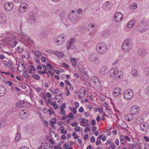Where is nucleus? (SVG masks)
Returning a JSON list of instances; mask_svg holds the SVG:
<instances>
[{"label":"nucleus","mask_w":149,"mask_h":149,"mask_svg":"<svg viewBox=\"0 0 149 149\" xmlns=\"http://www.w3.org/2000/svg\"><path fill=\"white\" fill-rule=\"evenodd\" d=\"M132 47V42L129 40V39H126L122 45L123 51L125 52L130 51Z\"/></svg>","instance_id":"nucleus-1"},{"label":"nucleus","mask_w":149,"mask_h":149,"mask_svg":"<svg viewBox=\"0 0 149 149\" xmlns=\"http://www.w3.org/2000/svg\"><path fill=\"white\" fill-rule=\"evenodd\" d=\"M134 95L133 91L131 89H128L125 91L123 94L124 98L126 100H130Z\"/></svg>","instance_id":"nucleus-2"},{"label":"nucleus","mask_w":149,"mask_h":149,"mask_svg":"<svg viewBox=\"0 0 149 149\" xmlns=\"http://www.w3.org/2000/svg\"><path fill=\"white\" fill-rule=\"evenodd\" d=\"M140 110V108L139 106L136 105H134L131 107L130 112L132 114L136 115L139 113Z\"/></svg>","instance_id":"nucleus-3"},{"label":"nucleus","mask_w":149,"mask_h":149,"mask_svg":"<svg viewBox=\"0 0 149 149\" xmlns=\"http://www.w3.org/2000/svg\"><path fill=\"white\" fill-rule=\"evenodd\" d=\"M123 14L120 12H118L115 14L114 20L117 22H119L123 19Z\"/></svg>","instance_id":"nucleus-4"},{"label":"nucleus","mask_w":149,"mask_h":149,"mask_svg":"<svg viewBox=\"0 0 149 149\" xmlns=\"http://www.w3.org/2000/svg\"><path fill=\"white\" fill-rule=\"evenodd\" d=\"M64 37L62 35L57 37L55 39V43L57 45H62L64 42Z\"/></svg>","instance_id":"nucleus-5"},{"label":"nucleus","mask_w":149,"mask_h":149,"mask_svg":"<svg viewBox=\"0 0 149 149\" xmlns=\"http://www.w3.org/2000/svg\"><path fill=\"white\" fill-rule=\"evenodd\" d=\"M147 25V23L145 22V20H142L141 21L140 26H139V29H141L140 27H141V30H140V31L141 33H143L146 30V26Z\"/></svg>","instance_id":"nucleus-6"},{"label":"nucleus","mask_w":149,"mask_h":149,"mask_svg":"<svg viewBox=\"0 0 149 149\" xmlns=\"http://www.w3.org/2000/svg\"><path fill=\"white\" fill-rule=\"evenodd\" d=\"M28 8V6L25 3H23L20 4L19 7V11L21 13H24Z\"/></svg>","instance_id":"nucleus-7"},{"label":"nucleus","mask_w":149,"mask_h":149,"mask_svg":"<svg viewBox=\"0 0 149 149\" xmlns=\"http://www.w3.org/2000/svg\"><path fill=\"white\" fill-rule=\"evenodd\" d=\"M122 93L121 89L119 87L115 88L113 91V95L115 97H117L120 95Z\"/></svg>","instance_id":"nucleus-8"},{"label":"nucleus","mask_w":149,"mask_h":149,"mask_svg":"<svg viewBox=\"0 0 149 149\" xmlns=\"http://www.w3.org/2000/svg\"><path fill=\"white\" fill-rule=\"evenodd\" d=\"M28 116V111L26 110H22L19 112V116L22 119L26 118Z\"/></svg>","instance_id":"nucleus-9"},{"label":"nucleus","mask_w":149,"mask_h":149,"mask_svg":"<svg viewBox=\"0 0 149 149\" xmlns=\"http://www.w3.org/2000/svg\"><path fill=\"white\" fill-rule=\"evenodd\" d=\"M109 110L108 108V106L107 103H104L103 104V117L104 116H107L108 114Z\"/></svg>","instance_id":"nucleus-10"},{"label":"nucleus","mask_w":149,"mask_h":149,"mask_svg":"<svg viewBox=\"0 0 149 149\" xmlns=\"http://www.w3.org/2000/svg\"><path fill=\"white\" fill-rule=\"evenodd\" d=\"M118 72V69L116 67L112 68L110 71V74L111 77H114Z\"/></svg>","instance_id":"nucleus-11"},{"label":"nucleus","mask_w":149,"mask_h":149,"mask_svg":"<svg viewBox=\"0 0 149 149\" xmlns=\"http://www.w3.org/2000/svg\"><path fill=\"white\" fill-rule=\"evenodd\" d=\"M13 5L12 3L6 2L4 5V8L6 10L9 11L11 10L13 8Z\"/></svg>","instance_id":"nucleus-12"},{"label":"nucleus","mask_w":149,"mask_h":149,"mask_svg":"<svg viewBox=\"0 0 149 149\" xmlns=\"http://www.w3.org/2000/svg\"><path fill=\"white\" fill-rule=\"evenodd\" d=\"M140 130L143 131H146L149 128V125L147 123H141L140 126Z\"/></svg>","instance_id":"nucleus-13"},{"label":"nucleus","mask_w":149,"mask_h":149,"mask_svg":"<svg viewBox=\"0 0 149 149\" xmlns=\"http://www.w3.org/2000/svg\"><path fill=\"white\" fill-rule=\"evenodd\" d=\"M146 54L147 51L145 49H140L138 52V55L142 58H144Z\"/></svg>","instance_id":"nucleus-14"},{"label":"nucleus","mask_w":149,"mask_h":149,"mask_svg":"<svg viewBox=\"0 0 149 149\" xmlns=\"http://www.w3.org/2000/svg\"><path fill=\"white\" fill-rule=\"evenodd\" d=\"M26 104L24 101H20L16 103L15 105L19 108L25 107Z\"/></svg>","instance_id":"nucleus-15"},{"label":"nucleus","mask_w":149,"mask_h":149,"mask_svg":"<svg viewBox=\"0 0 149 149\" xmlns=\"http://www.w3.org/2000/svg\"><path fill=\"white\" fill-rule=\"evenodd\" d=\"M6 19L5 15L2 13H0V23L4 24L6 22Z\"/></svg>","instance_id":"nucleus-16"},{"label":"nucleus","mask_w":149,"mask_h":149,"mask_svg":"<svg viewBox=\"0 0 149 149\" xmlns=\"http://www.w3.org/2000/svg\"><path fill=\"white\" fill-rule=\"evenodd\" d=\"M102 42L99 43L96 46V51L97 53L100 54H102Z\"/></svg>","instance_id":"nucleus-17"},{"label":"nucleus","mask_w":149,"mask_h":149,"mask_svg":"<svg viewBox=\"0 0 149 149\" xmlns=\"http://www.w3.org/2000/svg\"><path fill=\"white\" fill-rule=\"evenodd\" d=\"M88 59L91 61H95L97 59L96 54L92 53L90 54L89 56Z\"/></svg>","instance_id":"nucleus-18"},{"label":"nucleus","mask_w":149,"mask_h":149,"mask_svg":"<svg viewBox=\"0 0 149 149\" xmlns=\"http://www.w3.org/2000/svg\"><path fill=\"white\" fill-rule=\"evenodd\" d=\"M6 88L5 86H0V93L1 95V96H3L6 92Z\"/></svg>","instance_id":"nucleus-19"},{"label":"nucleus","mask_w":149,"mask_h":149,"mask_svg":"<svg viewBox=\"0 0 149 149\" xmlns=\"http://www.w3.org/2000/svg\"><path fill=\"white\" fill-rule=\"evenodd\" d=\"M134 114L130 113L127 115L125 117V119H127L128 121H130L132 120L134 118Z\"/></svg>","instance_id":"nucleus-20"},{"label":"nucleus","mask_w":149,"mask_h":149,"mask_svg":"<svg viewBox=\"0 0 149 149\" xmlns=\"http://www.w3.org/2000/svg\"><path fill=\"white\" fill-rule=\"evenodd\" d=\"M136 146L139 148V149H142L146 147L145 144L143 143H136Z\"/></svg>","instance_id":"nucleus-21"},{"label":"nucleus","mask_w":149,"mask_h":149,"mask_svg":"<svg viewBox=\"0 0 149 149\" xmlns=\"http://www.w3.org/2000/svg\"><path fill=\"white\" fill-rule=\"evenodd\" d=\"M109 2L108 1L106 2V3H104V4L105 6L104 7V9L106 10H110L111 8V5H110L108 3Z\"/></svg>","instance_id":"nucleus-22"},{"label":"nucleus","mask_w":149,"mask_h":149,"mask_svg":"<svg viewBox=\"0 0 149 149\" xmlns=\"http://www.w3.org/2000/svg\"><path fill=\"white\" fill-rule=\"evenodd\" d=\"M135 23V20H132L130 21L127 25V26L128 28H131L134 25Z\"/></svg>","instance_id":"nucleus-23"},{"label":"nucleus","mask_w":149,"mask_h":149,"mask_svg":"<svg viewBox=\"0 0 149 149\" xmlns=\"http://www.w3.org/2000/svg\"><path fill=\"white\" fill-rule=\"evenodd\" d=\"M54 54H55L57 56L61 58H63L64 56V54L62 52H54Z\"/></svg>","instance_id":"nucleus-24"},{"label":"nucleus","mask_w":149,"mask_h":149,"mask_svg":"<svg viewBox=\"0 0 149 149\" xmlns=\"http://www.w3.org/2000/svg\"><path fill=\"white\" fill-rule=\"evenodd\" d=\"M6 64L9 69L11 70H13V69L12 62L11 61H10L7 62H6Z\"/></svg>","instance_id":"nucleus-25"},{"label":"nucleus","mask_w":149,"mask_h":149,"mask_svg":"<svg viewBox=\"0 0 149 149\" xmlns=\"http://www.w3.org/2000/svg\"><path fill=\"white\" fill-rule=\"evenodd\" d=\"M29 72H26L27 73L32 74L33 73V71H35V68L34 66H31L29 68Z\"/></svg>","instance_id":"nucleus-26"},{"label":"nucleus","mask_w":149,"mask_h":149,"mask_svg":"<svg viewBox=\"0 0 149 149\" xmlns=\"http://www.w3.org/2000/svg\"><path fill=\"white\" fill-rule=\"evenodd\" d=\"M35 20V17L33 15H31L28 18V20L30 23H32L34 22Z\"/></svg>","instance_id":"nucleus-27"},{"label":"nucleus","mask_w":149,"mask_h":149,"mask_svg":"<svg viewBox=\"0 0 149 149\" xmlns=\"http://www.w3.org/2000/svg\"><path fill=\"white\" fill-rule=\"evenodd\" d=\"M70 61L73 66H76L77 64L76 58H70Z\"/></svg>","instance_id":"nucleus-28"},{"label":"nucleus","mask_w":149,"mask_h":149,"mask_svg":"<svg viewBox=\"0 0 149 149\" xmlns=\"http://www.w3.org/2000/svg\"><path fill=\"white\" fill-rule=\"evenodd\" d=\"M69 18L72 21H74L76 19L74 15H73L72 13L70 14L69 16Z\"/></svg>","instance_id":"nucleus-29"},{"label":"nucleus","mask_w":149,"mask_h":149,"mask_svg":"<svg viewBox=\"0 0 149 149\" xmlns=\"http://www.w3.org/2000/svg\"><path fill=\"white\" fill-rule=\"evenodd\" d=\"M61 129V133L64 134H66L67 131L66 130H65L64 129V127L63 126L59 128V129Z\"/></svg>","instance_id":"nucleus-30"},{"label":"nucleus","mask_w":149,"mask_h":149,"mask_svg":"<svg viewBox=\"0 0 149 149\" xmlns=\"http://www.w3.org/2000/svg\"><path fill=\"white\" fill-rule=\"evenodd\" d=\"M120 138L121 143L123 145L124 144L125 141L124 136L121 135L120 136Z\"/></svg>","instance_id":"nucleus-31"},{"label":"nucleus","mask_w":149,"mask_h":149,"mask_svg":"<svg viewBox=\"0 0 149 149\" xmlns=\"http://www.w3.org/2000/svg\"><path fill=\"white\" fill-rule=\"evenodd\" d=\"M91 79L92 81L94 82L95 84H96V83L98 81V79L95 76L92 77Z\"/></svg>","instance_id":"nucleus-32"},{"label":"nucleus","mask_w":149,"mask_h":149,"mask_svg":"<svg viewBox=\"0 0 149 149\" xmlns=\"http://www.w3.org/2000/svg\"><path fill=\"white\" fill-rule=\"evenodd\" d=\"M103 47L104 48V49H103V52L105 53L107 50L108 46L107 45L106 43H103Z\"/></svg>","instance_id":"nucleus-33"},{"label":"nucleus","mask_w":149,"mask_h":149,"mask_svg":"<svg viewBox=\"0 0 149 149\" xmlns=\"http://www.w3.org/2000/svg\"><path fill=\"white\" fill-rule=\"evenodd\" d=\"M21 139V135L19 133L17 134H16V137L15 138V141L17 142L20 140Z\"/></svg>","instance_id":"nucleus-34"},{"label":"nucleus","mask_w":149,"mask_h":149,"mask_svg":"<svg viewBox=\"0 0 149 149\" xmlns=\"http://www.w3.org/2000/svg\"><path fill=\"white\" fill-rule=\"evenodd\" d=\"M85 92H86V91H85V88L84 87H82L80 89L79 92L81 93V94H83L84 95H85Z\"/></svg>","instance_id":"nucleus-35"},{"label":"nucleus","mask_w":149,"mask_h":149,"mask_svg":"<svg viewBox=\"0 0 149 149\" xmlns=\"http://www.w3.org/2000/svg\"><path fill=\"white\" fill-rule=\"evenodd\" d=\"M132 74L134 76H136L138 74L137 72L135 70H132L131 72Z\"/></svg>","instance_id":"nucleus-36"},{"label":"nucleus","mask_w":149,"mask_h":149,"mask_svg":"<svg viewBox=\"0 0 149 149\" xmlns=\"http://www.w3.org/2000/svg\"><path fill=\"white\" fill-rule=\"evenodd\" d=\"M20 64L21 65V67H22V70H24L25 69L26 67L25 66H24V64L23 63H22L21 62H20L19 63V65L18 66V68H19V67H20Z\"/></svg>","instance_id":"nucleus-37"},{"label":"nucleus","mask_w":149,"mask_h":149,"mask_svg":"<svg viewBox=\"0 0 149 149\" xmlns=\"http://www.w3.org/2000/svg\"><path fill=\"white\" fill-rule=\"evenodd\" d=\"M103 70L104 72V73L106 74L108 72V69L107 66H104L103 68Z\"/></svg>","instance_id":"nucleus-38"},{"label":"nucleus","mask_w":149,"mask_h":149,"mask_svg":"<svg viewBox=\"0 0 149 149\" xmlns=\"http://www.w3.org/2000/svg\"><path fill=\"white\" fill-rule=\"evenodd\" d=\"M121 126L123 128L125 129L127 127V125L125 123H123L121 125Z\"/></svg>","instance_id":"nucleus-39"},{"label":"nucleus","mask_w":149,"mask_h":149,"mask_svg":"<svg viewBox=\"0 0 149 149\" xmlns=\"http://www.w3.org/2000/svg\"><path fill=\"white\" fill-rule=\"evenodd\" d=\"M35 54L38 57H40L41 56V54L38 51H35Z\"/></svg>","instance_id":"nucleus-40"},{"label":"nucleus","mask_w":149,"mask_h":149,"mask_svg":"<svg viewBox=\"0 0 149 149\" xmlns=\"http://www.w3.org/2000/svg\"><path fill=\"white\" fill-rule=\"evenodd\" d=\"M32 77L35 79H40V76L36 74H33L32 75Z\"/></svg>","instance_id":"nucleus-41"},{"label":"nucleus","mask_w":149,"mask_h":149,"mask_svg":"<svg viewBox=\"0 0 149 149\" xmlns=\"http://www.w3.org/2000/svg\"><path fill=\"white\" fill-rule=\"evenodd\" d=\"M26 70H25L22 73V75L26 78H28L29 75L26 73Z\"/></svg>","instance_id":"nucleus-42"},{"label":"nucleus","mask_w":149,"mask_h":149,"mask_svg":"<svg viewBox=\"0 0 149 149\" xmlns=\"http://www.w3.org/2000/svg\"><path fill=\"white\" fill-rule=\"evenodd\" d=\"M95 26V25L94 24H92L90 23L89 24L88 26V29L89 30L90 29L92 28H94Z\"/></svg>","instance_id":"nucleus-43"},{"label":"nucleus","mask_w":149,"mask_h":149,"mask_svg":"<svg viewBox=\"0 0 149 149\" xmlns=\"http://www.w3.org/2000/svg\"><path fill=\"white\" fill-rule=\"evenodd\" d=\"M72 44L71 43H70L69 41L68 42V43L67 45V49L68 50H69V49L70 48L71 45Z\"/></svg>","instance_id":"nucleus-44"},{"label":"nucleus","mask_w":149,"mask_h":149,"mask_svg":"<svg viewBox=\"0 0 149 149\" xmlns=\"http://www.w3.org/2000/svg\"><path fill=\"white\" fill-rule=\"evenodd\" d=\"M76 41V39L75 38H72V39H71L70 40L68 41L70 43H71L72 44L73 43H74Z\"/></svg>","instance_id":"nucleus-45"},{"label":"nucleus","mask_w":149,"mask_h":149,"mask_svg":"<svg viewBox=\"0 0 149 149\" xmlns=\"http://www.w3.org/2000/svg\"><path fill=\"white\" fill-rule=\"evenodd\" d=\"M81 129V130H82V129L79 126H78L75 127V131L76 132H79L80 130V129Z\"/></svg>","instance_id":"nucleus-46"},{"label":"nucleus","mask_w":149,"mask_h":149,"mask_svg":"<svg viewBox=\"0 0 149 149\" xmlns=\"http://www.w3.org/2000/svg\"><path fill=\"white\" fill-rule=\"evenodd\" d=\"M67 117L69 118H72V119H73L74 118V116L72 113H70Z\"/></svg>","instance_id":"nucleus-47"},{"label":"nucleus","mask_w":149,"mask_h":149,"mask_svg":"<svg viewBox=\"0 0 149 149\" xmlns=\"http://www.w3.org/2000/svg\"><path fill=\"white\" fill-rule=\"evenodd\" d=\"M146 93L149 96V86H148L146 89Z\"/></svg>","instance_id":"nucleus-48"},{"label":"nucleus","mask_w":149,"mask_h":149,"mask_svg":"<svg viewBox=\"0 0 149 149\" xmlns=\"http://www.w3.org/2000/svg\"><path fill=\"white\" fill-rule=\"evenodd\" d=\"M73 134L72 136L74 137V138L75 139H79V136H77V134H76L75 132L73 133Z\"/></svg>","instance_id":"nucleus-49"},{"label":"nucleus","mask_w":149,"mask_h":149,"mask_svg":"<svg viewBox=\"0 0 149 149\" xmlns=\"http://www.w3.org/2000/svg\"><path fill=\"white\" fill-rule=\"evenodd\" d=\"M56 119L55 118H54L52 119V120H51L50 122L53 124H55L56 123Z\"/></svg>","instance_id":"nucleus-50"},{"label":"nucleus","mask_w":149,"mask_h":149,"mask_svg":"<svg viewBox=\"0 0 149 149\" xmlns=\"http://www.w3.org/2000/svg\"><path fill=\"white\" fill-rule=\"evenodd\" d=\"M125 139L127 141H129L130 140V137L126 135L124 136Z\"/></svg>","instance_id":"nucleus-51"},{"label":"nucleus","mask_w":149,"mask_h":149,"mask_svg":"<svg viewBox=\"0 0 149 149\" xmlns=\"http://www.w3.org/2000/svg\"><path fill=\"white\" fill-rule=\"evenodd\" d=\"M65 84H67L68 86H71V84L68 80H65Z\"/></svg>","instance_id":"nucleus-52"},{"label":"nucleus","mask_w":149,"mask_h":149,"mask_svg":"<svg viewBox=\"0 0 149 149\" xmlns=\"http://www.w3.org/2000/svg\"><path fill=\"white\" fill-rule=\"evenodd\" d=\"M116 147V146L114 143H113V145H111L109 148V149H114Z\"/></svg>","instance_id":"nucleus-53"},{"label":"nucleus","mask_w":149,"mask_h":149,"mask_svg":"<svg viewBox=\"0 0 149 149\" xmlns=\"http://www.w3.org/2000/svg\"><path fill=\"white\" fill-rule=\"evenodd\" d=\"M66 104L65 103H63L60 109H65L66 108Z\"/></svg>","instance_id":"nucleus-54"},{"label":"nucleus","mask_w":149,"mask_h":149,"mask_svg":"<svg viewBox=\"0 0 149 149\" xmlns=\"http://www.w3.org/2000/svg\"><path fill=\"white\" fill-rule=\"evenodd\" d=\"M49 142L52 144H54L55 143V141H54V140L52 139H50L49 140Z\"/></svg>","instance_id":"nucleus-55"},{"label":"nucleus","mask_w":149,"mask_h":149,"mask_svg":"<svg viewBox=\"0 0 149 149\" xmlns=\"http://www.w3.org/2000/svg\"><path fill=\"white\" fill-rule=\"evenodd\" d=\"M42 67H43L44 71H46L48 70V68L46 67V66H45L44 65L42 64Z\"/></svg>","instance_id":"nucleus-56"},{"label":"nucleus","mask_w":149,"mask_h":149,"mask_svg":"<svg viewBox=\"0 0 149 149\" xmlns=\"http://www.w3.org/2000/svg\"><path fill=\"white\" fill-rule=\"evenodd\" d=\"M90 129L89 127H87L84 130V132L85 133H86L89 131H90Z\"/></svg>","instance_id":"nucleus-57"},{"label":"nucleus","mask_w":149,"mask_h":149,"mask_svg":"<svg viewBox=\"0 0 149 149\" xmlns=\"http://www.w3.org/2000/svg\"><path fill=\"white\" fill-rule=\"evenodd\" d=\"M76 109H77L76 107H74L72 109H71V110L73 111V113L74 114H75L76 113L77 111H76Z\"/></svg>","instance_id":"nucleus-58"},{"label":"nucleus","mask_w":149,"mask_h":149,"mask_svg":"<svg viewBox=\"0 0 149 149\" xmlns=\"http://www.w3.org/2000/svg\"><path fill=\"white\" fill-rule=\"evenodd\" d=\"M95 137H94L93 136H92L91 137V140H90L91 142L92 143H93L94 142V141H95Z\"/></svg>","instance_id":"nucleus-59"},{"label":"nucleus","mask_w":149,"mask_h":149,"mask_svg":"<svg viewBox=\"0 0 149 149\" xmlns=\"http://www.w3.org/2000/svg\"><path fill=\"white\" fill-rule=\"evenodd\" d=\"M69 146V143H66L64 144L63 146V147L65 149H68V147Z\"/></svg>","instance_id":"nucleus-60"},{"label":"nucleus","mask_w":149,"mask_h":149,"mask_svg":"<svg viewBox=\"0 0 149 149\" xmlns=\"http://www.w3.org/2000/svg\"><path fill=\"white\" fill-rule=\"evenodd\" d=\"M78 124L77 122H75L72 123L71 124V125L72 127H75Z\"/></svg>","instance_id":"nucleus-61"},{"label":"nucleus","mask_w":149,"mask_h":149,"mask_svg":"<svg viewBox=\"0 0 149 149\" xmlns=\"http://www.w3.org/2000/svg\"><path fill=\"white\" fill-rule=\"evenodd\" d=\"M96 123V121L95 120H92L91 121V124L94 126V125Z\"/></svg>","instance_id":"nucleus-62"},{"label":"nucleus","mask_w":149,"mask_h":149,"mask_svg":"<svg viewBox=\"0 0 149 149\" xmlns=\"http://www.w3.org/2000/svg\"><path fill=\"white\" fill-rule=\"evenodd\" d=\"M115 143L118 146L119 145V139H116L115 141Z\"/></svg>","instance_id":"nucleus-63"},{"label":"nucleus","mask_w":149,"mask_h":149,"mask_svg":"<svg viewBox=\"0 0 149 149\" xmlns=\"http://www.w3.org/2000/svg\"><path fill=\"white\" fill-rule=\"evenodd\" d=\"M79 112L81 113L82 112L84 111V109L83 107H81L79 109Z\"/></svg>","instance_id":"nucleus-64"}]
</instances>
